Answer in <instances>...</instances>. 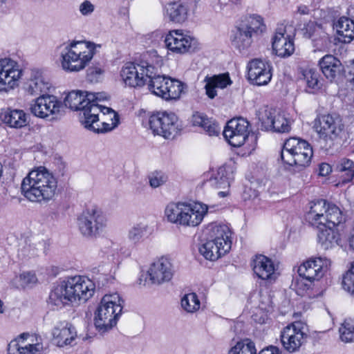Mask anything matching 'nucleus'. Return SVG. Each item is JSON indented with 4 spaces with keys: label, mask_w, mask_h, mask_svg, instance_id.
Returning a JSON list of instances; mask_svg holds the SVG:
<instances>
[{
    "label": "nucleus",
    "mask_w": 354,
    "mask_h": 354,
    "mask_svg": "<svg viewBox=\"0 0 354 354\" xmlns=\"http://www.w3.org/2000/svg\"><path fill=\"white\" fill-rule=\"evenodd\" d=\"M95 285L84 276L76 275L59 282L49 295V301L56 306L86 302L94 294Z\"/></svg>",
    "instance_id": "obj_1"
},
{
    "label": "nucleus",
    "mask_w": 354,
    "mask_h": 354,
    "mask_svg": "<svg viewBox=\"0 0 354 354\" xmlns=\"http://www.w3.org/2000/svg\"><path fill=\"white\" fill-rule=\"evenodd\" d=\"M57 182L46 168L39 167L31 170L21 183V192L32 202H47L55 196Z\"/></svg>",
    "instance_id": "obj_2"
},
{
    "label": "nucleus",
    "mask_w": 354,
    "mask_h": 354,
    "mask_svg": "<svg viewBox=\"0 0 354 354\" xmlns=\"http://www.w3.org/2000/svg\"><path fill=\"white\" fill-rule=\"evenodd\" d=\"M100 44L91 41H71L61 51V66L66 72H79L90 63Z\"/></svg>",
    "instance_id": "obj_3"
},
{
    "label": "nucleus",
    "mask_w": 354,
    "mask_h": 354,
    "mask_svg": "<svg viewBox=\"0 0 354 354\" xmlns=\"http://www.w3.org/2000/svg\"><path fill=\"white\" fill-rule=\"evenodd\" d=\"M124 301L117 292L105 295L95 313V326L102 333L116 325L122 313Z\"/></svg>",
    "instance_id": "obj_4"
},
{
    "label": "nucleus",
    "mask_w": 354,
    "mask_h": 354,
    "mask_svg": "<svg viewBox=\"0 0 354 354\" xmlns=\"http://www.w3.org/2000/svg\"><path fill=\"white\" fill-rule=\"evenodd\" d=\"M306 221L313 226L336 227L343 221L344 217L340 209L335 205L319 199L310 203V210L306 216Z\"/></svg>",
    "instance_id": "obj_5"
},
{
    "label": "nucleus",
    "mask_w": 354,
    "mask_h": 354,
    "mask_svg": "<svg viewBox=\"0 0 354 354\" xmlns=\"http://www.w3.org/2000/svg\"><path fill=\"white\" fill-rule=\"evenodd\" d=\"M313 154V149L308 142L290 138L283 144L281 158L287 165L305 167L309 165Z\"/></svg>",
    "instance_id": "obj_6"
},
{
    "label": "nucleus",
    "mask_w": 354,
    "mask_h": 354,
    "mask_svg": "<svg viewBox=\"0 0 354 354\" xmlns=\"http://www.w3.org/2000/svg\"><path fill=\"white\" fill-rule=\"evenodd\" d=\"M81 234L88 239H95L104 233L108 225V220L104 212L97 207L84 210L77 218Z\"/></svg>",
    "instance_id": "obj_7"
},
{
    "label": "nucleus",
    "mask_w": 354,
    "mask_h": 354,
    "mask_svg": "<svg viewBox=\"0 0 354 354\" xmlns=\"http://www.w3.org/2000/svg\"><path fill=\"white\" fill-rule=\"evenodd\" d=\"M305 328L304 323L295 322L283 328L281 331L280 340L284 351L289 353L300 351L308 337Z\"/></svg>",
    "instance_id": "obj_8"
},
{
    "label": "nucleus",
    "mask_w": 354,
    "mask_h": 354,
    "mask_svg": "<svg viewBox=\"0 0 354 354\" xmlns=\"http://www.w3.org/2000/svg\"><path fill=\"white\" fill-rule=\"evenodd\" d=\"M314 128L319 138L330 147L334 141L340 138L344 125L338 117L328 114L315 120Z\"/></svg>",
    "instance_id": "obj_9"
},
{
    "label": "nucleus",
    "mask_w": 354,
    "mask_h": 354,
    "mask_svg": "<svg viewBox=\"0 0 354 354\" xmlns=\"http://www.w3.org/2000/svg\"><path fill=\"white\" fill-rule=\"evenodd\" d=\"M165 43L169 50L177 54L194 53L199 49L198 40L181 30L169 31Z\"/></svg>",
    "instance_id": "obj_10"
},
{
    "label": "nucleus",
    "mask_w": 354,
    "mask_h": 354,
    "mask_svg": "<svg viewBox=\"0 0 354 354\" xmlns=\"http://www.w3.org/2000/svg\"><path fill=\"white\" fill-rule=\"evenodd\" d=\"M153 66L144 60L140 62H128L122 68L120 76L127 86L140 87L148 81L147 70Z\"/></svg>",
    "instance_id": "obj_11"
},
{
    "label": "nucleus",
    "mask_w": 354,
    "mask_h": 354,
    "mask_svg": "<svg viewBox=\"0 0 354 354\" xmlns=\"http://www.w3.org/2000/svg\"><path fill=\"white\" fill-rule=\"evenodd\" d=\"M44 346L40 336L23 333L10 342L8 354H41Z\"/></svg>",
    "instance_id": "obj_12"
},
{
    "label": "nucleus",
    "mask_w": 354,
    "mask_h": 354,
    "mask_svg": "<svg viewBox=\"0 0 354 354\" xmlns=\"http://www.w3.org/2000/svg\"><path fill=\"white\" fill-rule=\"evenodd\" d=\"M64 103L66 107L72 110L81 111L80 120L84 126L85 124L89 126L88 122L91 121L88 120L91 119V117L95 118L97 113L100 111L97 106L88 105L90 102H88L83 92L75 91L70 92L64 98Z\"/></svg>",
    "instance_id": "obj_13"
},
{
    "label": "nucleus",
    "mask_w": 354,
    "mask_h": 354,
    "mask_svg": "<svg viewBox=\"0 0 354 354\" xmlns=\"http://www.w3.org/2000/svg\"><path fill=\"white\" fill-rule=\"evenodd\" d=\"M149 127L154 134L165 138L174 137L178 131V118L173 113H158L149 118Z\"/></svg>",
    "instance_id": "obj_14"
},
{
    "label": "nucleus",
    "mask_w": 354,
    "mask_h": 354,
    "mask_svg": "<svg viewBox=\"0 0 354 354\" xmlns=\"http://www.w3.org/2000/svg\"><path fill=\"white\" fill-rule=\"evenodd\" d=\"M95 118L88 120L90 125L84 124V127L95 133H105L110 131L118 127L119 124V115L112 109L109 107L99 108Z\"/></svg>",
    "instance_id": "obj_15"
},
{
    "label": "nucleus",
    "mask_w": 354,
    "mask_h": 354,
    "mask_svg": "<svg viewBox=\"0 0 354 354\" xmlns=\"http://www.w3.org/2000/svg\"><path fill=\"white\" fill-rule=\"evenodd\" d=\"M22 75L19 65L10 59L0 60V92H8L17 86Z\"/></svg>",
    "instance_id": "obj_16"
},
{
    "label": "nucleus",
    "mask_w": 354,
    "mask_h": 354,
    "mask_svg": "<svg viewBox=\"0 0 354 354\" xmlns=\"http://www.w3.org/2000/svg\"><path fill=\"white\" fill-rule=\"evenodd\" d=\"M147 273L149 277V281L152 284L160 285L171 280L175 270L171 260L162 257L151 264Z\"/></svg>",
    "instance_id": "obj_17"
},
{
    "label": "nucleus",
    "mask_w": 354,
    "mask_h": 354,
    "mask_svg": "<svg viewBox=\"0 0 354 354\" xmlns=\"http://www.w3.org/2000/svg\"><path fill=\"white\" fill-rule=\"evenodd\" d=\"M259 120L261 121L262 127L266 130L286 133L290 129V121L285 112L277 111L272 109H266L260 113Z\"/></svg>",
    "instance_id": "obj_18"
},
{
    "label": "nucleus",
    "mask_w": 354,
    "mask_h": 354,
    "mask_svg": "<svg viewBox=\"0 0 354 354\" xmlns=\"http://www.w3.org/2000/svg\"><path fill=\"white\" fill-rule=\"evenodd\" d=\"M248 126L249 122L242 118L232 119L223 130V136L232 146L241 147L248 138Z\"/></svg>",
    "instance_id": "obj_19"
},
{
    "label": "nucleus",
    "mask_w": 354,
    "mask_h": 354,
    "mask_svg": "<svg viewBox=\"0 0 354 354\" xmlns=\"http://www.w3.org/2000/svg\"><path fill=\"white\" fill-rule=\"evenodd\" d=\"M330 266V261L326 257L312 258L299 267L298 273L299 277H304L308 281L313 282L319 280Z\"/></svg>",
    "instance_id": "obj_20"
},
{
    "label": "nucleus",
    "mask_w": 354,
    "mask_h": 354,
    "mask_svg": "<svg viewBox=\"0 0 354 354\" xmlns=\"http://www.w3.org/2000/svg\"><path fill=\"white\" fill-rule=\"evenodd\" d=\"M287 28L283 24L278 26L272 39V50L281 57H289L295 51L293 36L288 33Z\"/></svg>",
    "instance_id": "obj_21"
},
{
    "label": "nucleus",
    "mask_w": 354,
    "mask_h": 354,
    "mask_svg": "<svg viewBox=\"0 0 354 354\" xmlns=\"http://www.w3.org/2000/svg\"><path fill=\"white\" fill-rule=\"evenodd\" d=\"M62 103L54 95H41L30 104L31 113L41 118H46L60 111Z\"/></svg>",
    "instance_id": "obj_22"
},
{
    "label": "nucleus",
    "mask_w": 354,
    "mask_h": 354,
    "mask_svg": "<svg viewBox=\"0 0 354 354\" xmlns=\"http://www.w3.org/2000/svg\"><path fill=\"white\" fill-rule=\"evenodd\" d=\"M248 79L255 85L268 84L272 78V67L268 62L260 59L250 61L248 65Z\"/></svg>",
    "instance_id": "obj_23"
},
{
    "label": "nucleus",
    "mask_w": 354,
    "mask_h": 354,
    "mask_svg": "<svg viewBox=\"0 0 354 354\" xmlns=\"http://www.w3.org/2000/svg\"><path fill=\"white\" fill-rule=\"evenodd\" d=\"M252 267L254 273L262 280L272 282L278 277L272 260L264 255H257L252 261Z\"/></svg>",
    "instance_id": "obj_24"
},
{
    "label": "nucleus",
    "mask_w": 354,
    "mask_h": 354,
    "mask_svg": "<svg viewBox=\"0 0 354 354\" xmlns=\"http://www.w3.org/2000/svg\"><path fill=\"white\" fill-rule=\"evenodd\" d=\"M207 210L208 207L205 204L185 203L183 226H198L203 220Z\"/></svg>",
    "instance_id": "obj_25"
},
{
    "label": "nucleus",
    "mask_w": 354,
    "mask_h": 354,
    "mask_svg": "<svg viewBox=\"0 0 354 354\" xmlns=\"http://www.w3.org/2000/svg\"><path fill=\"white\" fill-rule=\"evenodd\" d=\"M51 86L47 76L39 69H32L26 84V91L32 95L46 93Z\"/></svg>",
    "instance_id": "obj_26"
},
{
    "label": "nucleus",
    "mask_w": 354,
    "mask_h": 354,
    "mask_svg": "<svg viewBox=\"0 0 354 354\" xmlns=\"http://www.w3.org/2000/svg\"><path fill=\"white\" fill-rule=\"evenodd\" d=\"M53 341L59 347L72 346L77 337L75 328L71 324H59L53 330Z\"/></svg>",
    "instance_id": "obj_27"
},
{
    "label": "nucleus",
    "mask_w": 354,
    "mask_h": 354,
    "mask_svg": "<svg viewBox=\"0 0 354 354\" xmlns=\"http://www.w3.org/2000/svg\"><path fill=\"white\" fill-rule=\"evenodd\" d=\"M335 39L339 42L349 44L354 39V21L346 17H341L334 22Z\"/></svg>",
    "instance_id": "obj_28"
},
{
    "label": "nucleus",
    "mask_w": 354,
    "mask_h": 354,
    "mask_svg": "<svg viewBox=\"0 0 354 354\" xmlns=\"http://www.w3.org/2000/svg\"><path fill=\"white\" fill-rule=\"evenodd\" d=\"M204 81L205 93L210 99H214L217 95V89H223L232 83L227 73L207 76Z\"/></svg>",
    "instance_id": "obj_29"
},
{
    "label": "nucleus",
    "mask_w": 354,
    "mask_h": 354,
    "mask_svg": "<svg viewBox=\"0 0 354 354\" xmlns=\"http://www.w3.org/2000/svg\"><path fill=\"white\" fill-rule=\"evenodd\" d=\"M164 10L165 17L170 21L181 24L187 19L189 8L186 3L178 1L167 3Z\"/></svg>",
    "instance_id": "obj_30"
},
{
    "label": "nucleus",
    "mask_w": 354,
    "mask_h": 354,
    "mask_svg": "<svg viewBox=\"0 0 354 354\" xmlns=\"http://www.w3.org/2000/svg\"><path fill=\"white\" fill-rule=\"evenodd\" d=\"M147 76L149 77L147 81L149 90L154 95L162 97L160 92L166 91L170 77L160 75L158 68L154 66L149 67L147 70Z\"/></svg>",
    "instance_id": "obj_31"
},
{
    "label": "nucleus",
    "mask_w": 354,
    "mask_h": 354,
    "mask_svg": "<svg viewBox=\"0 0 354 354\" xmlns=\"http://www.w3.org/2000/svg\"><path fill=\"white\" fill-rule=\"evenodd\" d=\"M303 34L305 37L310 39L315 46H322L328 39V34L324 26L314 21H310L305 24Z\"/></svg>",
    "instance_id": "obj_32"
},
{
    "label": "nucleus",
    "mask_w": 354,
    "mask_h": 354,
    "mask_svg": "<svg viewBox=\"0 0 354 354\" xmlns=\"http://www.w3.org/2000/svg\"><path fill=\"white\" fill-rule=\"evenodd\" d=\"M319 65L322 73L330 81L335 80L343 71L341 62L332 55L324 56L319 60Z\"/></svg>",
    "instance_id": "obj_33"
},
{
    "label": "nucleus",
    "mask_w": 354,
    "mask_h": 354,
    "mask_svg": "<svg viewBox=\"0 0 354 354\" xmlns=\"http://www.w3.org/2000/svg\"><path fill=\"white\" fill-rule=\"evenodd\" d=\"M335 227L332 226L317 227L318 242L323 249L328 250L339 245L340 234Z\"/></svg>",
    "instance_id": "obj_34"
},
{
    "label": "nucleus",
    "mask_w": 354,
    "mask_h": 354,
    "mask_svg": "<svg viewBox=\"0 0 354 354\" xmlns=\"http://www.w3.org/2000/svg\"><path fill=\"white\" fill-rule=\"evenodd\" d=\"M246 28L241 24L237 26L232 40V45L240 53L247 51L250 48L255 37Z\"/></svg>",
    "instance_id": "obj_35"
},
{
    "label": "nucleus",
    "mask_w": 354,
    "mask_h": 354,
    "mask_svg": "<svg viewBox=\"0 0 354 354\" xmlns=\"http://www.w3.org/2000/svg\"><path fill=\"white\" fill-rule=\"evenodd\" d=\"M200 253L207 260L215 261L229 252V243L219 247L218 244L212 240H208L199 248Z\"/></svg>",
    "instance_id": "obj_36"
},
{
    "label": "nucleus",
    "mask_w": 354,
    "mask_h": 354,
    "mask_svg": "<svg viewBox=\"0 0 354 354\" xmlns=\"http://www.w3.org/2000/svg\"><path fill=\"white\" fill-rule=\"evenodd\" d=\"M232 179V171L230 167H222L218 168L209 180L210 186L215 189H228Z\"/></svg>",
    "instance_id": "obj_37"
},
{
    "label": "nucleus",
    "mask_w": 354,
    "mask_h": 354,
    "mask_svg": "<svg viewBox=\"0 0 354 354\" xmlns=\"http://www.w3.org/2000/svg\"><path fill=\"white\" fill-rule=\"evenodd\" d=\"M192 122L194 126L202 127L210 136H217L220 132V127L204 113L195 112L192 116Z\"/></svg>",
    "instance_id": "obj_38"
},
{
    "label": "nucleus",
    "mask_w": 354,
    "mask_h": 354,
    "mask_svg": "<svg viewBox=\"0 0 354 354\" xmlns=\"http://www.w3.org/2000/svg\"><path fill=\"white\" fill-rule=\"evenodd\" d=\"M185 203H171L165 209L167 220L176 225L183 226Z\"/></svg>",
    "instance_id": "obj_39"
},
{
    "label": "nucleus",
    "mask_w": 354,
    "mask_h": 354,
    "mask_svg": "<svg viewBox=\"0 0 354 354\" xmlns=\"http://www.w3.org/2000/svg\"><path fill=\"white\" fill-rule=\"evenodd\" d=\"M246 30H249L255 37L262 35L266 31V25L263 18L259 15H250L245 18V21L241 24Z\"/></svg>",
    "instance_id": "obj_40"
},
{
    "label": "nucleus",
    "mask_w": 354,
    "mask_h": 354,
    "mask_svg": "<svg viewBox=\"0 0 354 354\" xmlns=\"http://www.w3.org/2000/svg\"><path fill=\"white\" fill-rule=\"evenodd\" d=\"M3 121L12 128H21L26 126V115L22 110H8L3 115Z\"/></svg>",
    "instance_id": "obj_41"
},
{
    "label": "nucleus",
    "mask_w": 354,
    "mask_h": 354,
    "mask_svg": "<svg viewBox=\"0 0 354 354\" xmlns=\"http://www.w3.org/2000/svg\"><path fill=\"white\" fill-rule=\"evenodd\" d=\"M231 232L226 225H214L211 227L209 232L210 240L222 246L224 243H229V250L231 248Z\"/></svg>",
    "instance_id": "obj_42"
},
{
    "label": "nucleus",
    "mask_w": 354,
    "mask_h": 354,
    "mask_svg": "<svg viewBox=\"0 0 354 354\" xmlns=\"http://www.w3.org/2000/svg\"><path fill=\"white\" fill-rule=\"evenodd\" d=\"M186 89V84L178 80L169 78L167 89L160 93L162 98L166 100H178L185 93Z\"/></svg>",
    "instance_id": "obj_43"
},
{
    "label": "nucleus",
    "mask_w": 354,
    "mask_h": 354,
    "mask_svg": "<svg viewBox=\"0 0 354 354\" xmlns=\"http://www.w3.org/2000/svg\"><path fill=\"white\" fill-rule=\"evenodd\" d=\"M151 234L149 226L144 223H139L131 227L127 233L129 241L138 244L142 241L145 236Z\"/></svg>",
    "instance_id": "obj_44"
},
{
    "label": "nucleus",
    "mask_w": 354,
    "mask_h": 354,
    "mask_svg": "<svg viewBox=\"0 0 354 354\" xmlns=\"http://www.w3.org/2000/svg\"><path fill=\"white\" fill-rule=\"evenodd\" d=\"M227 354H257L254 343L249 339L238 342Z\"/></svg>",
    "instance_id": "obj_45"
},
{
    "label": "nucleus",
    "mask_w": 354,
    "mask_h": 354,
    "mask_svg": "<svg viewBox=\"0 0 354 354\" xmlns=\"http://www.w3.org/2000/svg\"><path fill=\"white\" fill-rule=\"evenodd\" d=\"M37 278L35 273L26 272L12 280V285L17 288H24L36 284Z\"/></svg>",
    "instance_id": "obj_46"
},
{
    "label": "nucleus",
    "mask_w": 354,
    "mask_h": 354,
    "mask_svg": "<svg viewBox=\"0 0 354 354\" xmlns=\"http://www.w3.org/2000/svg\"><path fill=\"white\" fill-rule=\"evenodd\" d=\"M181 306L187 313H194L200 309L201 302L197 295L192 292L186 294L181 299Z\"/></svg>",
    "instance_id": "obj_47"
},
{
    "label": "nucleus",
    "mask_w": 354,
    "mask_h": 354,
    "mask_svg": "<svg viewBox=\"0 0 354 354\" xmlns=\"http://www.w3.org/2000/svg\"><path fill=\"white\" fill-rule=\"evenodd\" d=\"M340 339L342 342L349 343L354 342V319H346L339 328Z\"/></svg>",
    "instance_id": "obj_48"
},
{
    "label": "nucleus",
    "mask_w": 354,
    "mask_h": 354,
    "mask_svg": "<svg viewBox=\"0 0 354 354\" xmlns=\"http://www.w3.org/2000/svg\"><path fill=\"white\" fill-rule=\"evenodd\" d=\"M44 242L39 241L37 243L28 245L23 247L19 251V255L24 257H34L38 256L39 254L43 250L44 247Z\"/></svg>",
    "instance_id": "obj_49"
},
{
    "label": "nucleus",
    "mask_w": 354,
    "mask_h": 354,
    "mask_svg": "<svg viewBox=\"0 0 354 354\" xmlns=\"http://www.w3.org/2000/svg\"><path fill=\"white\" fill-rule=\"evenodd\" d=\"M304 77L306 80L307 86L309 89L308 92H314L320 88L319 74L313 69H307L304 72Z\"/></svg>",
    "instance_id": "obj_50"
},
{
    "label": "nucleus",
    "mask_w": 354,
    "mask_h": 354,
    "mask_svg": "<svg viewBox=\"0 0 354 354\" xmlns=\"http://www.w3.org/2000/svg\"><path fill=\"white\" fill-rule=\"evenodd\" d=\"M149 185L152 188H157L167 181V176L162 171H155L148 176Z\"/></svg>",
    "instance_id": "obj_51"
},
{
    "label": "nucleus",
    "mask_w": 354,
    "mask_h": 354,
    "mask_svg": "<svg viewBox=\"0 0 354 354\" xmlns=\"http://www.w3.org/2000/svg\"><path fill=\"white\" fill-rule=\"evenodd\" d=\"M342 287L348 292L354 294V261L353 262L350 270L343 277Z\"/></svg>",
    "instance_id": "obj_52"
},
{
    "label": "nucleus",
    "mask_w": 354,
    "mask_h": 354,
    "mask_svg": "<svg viewBox=\"0 0 354 354\" xmlns=\"http://www.w3.org/2000/svg\"><path fill=\"white\" fill-rule=\"evenodd\" d=\"M86 97H87L88 105H95L98 108H104V106L99 104L100 102H102L107 99V95L105 93H91L85 92Z\"/></svg>",
    "instance_id": "obj_53"
},
{
    "label": "nucleus",
    "mask_w": 354,
    "mask_h": 354,
    "mask_svg": "<svg viewBox=\"0 0 354 354\" xmlns=\"http://www.w3.org/2000/svg\"><path fill=\"white\" fill-rule=\"evenodd\" d=\"M95 9V5L89 0H84L79 5V12L84 17L91 16Z\"/></svg>",
    "instance_id": "obj_54"
},
{
    "label": "nucleus",
    "mask_w": 354,
    "mask_h": 354,
    "mask_svg": "<svg viewBox=\"0 0 354 354\" xmlns=\"http://www.w3.org/2000/svg\"><path fill=\"white\" fill-rule=\"evenodd\" d=\"M313 282H309L306 279L300 277L297 279L295 287L297 293L299 295L303 296L304 293L310 288Z\"/></svg>",
    "instance_id": "obj_55"
},
{
    "label": "nucleus",
    "mask_w": 354,
    "mask_h": 354,
    "mask_svg": "<svg viewBox=\"0 0 354 354\" xmlns=\"http://www.w3.org/2000/svg\"><path fill=\"white\" fill-rule=\"evenodd\" d=\"M104 71L99 66H91L87 69V79L91 82H97Z\"/></svg>",
    "instance_id": "obj_56"
},
{
    "label": "nucleus",
    "mask_w": 354,
    "mask_h": 354,
    "mask_svg": "<svg viewBox=\"0 0 354 354\" xmlns=\"http://www.w3.org/2000/svg\"><path fill=\"white\" fill-rule=\"evenodd\" d=\"M224 8L235 13L243 9V3L242 0H228V1L224 4L223 8Z\"/></svg>",
    "instance_id": "obj_57"
},
{
    "label": "nucleus",
    "mask_w": 354,
    "mask_h": 354,
    "mask_svg": "<svg viewBox=\"0 0 354 354\" xmlns=\"http://www.w3.org/2000/svg\"><path fill=\"white\" fill-rule=\"evenodd\" d=\"M338 168L341 171L347 170H351L354 171V162L351 160L343 158L340 160Z\"/></svg>",
    "instance_id": "obj_58"
},
{
    "label": "nucleus",
    "mask_w": 354,
    "mask_h": 354,
    "mask_svg": "<svg viewBox=\"0 0 354 354\" xmlns=\"http://www.w3.org/2000/svg\"><path fill=\"white\" fill-rule=\"evenodd\" d=\"M331 172V167L327 163H322L319 167V175L326 176Z\"/></svg>",
    "instance_id": "obj_59"
},
{
    "label": "nucleus",
    "mask_w": 354,
    "mask_h": 354,
    "mask_svg": "<svg viewBox=\"0 0 354 354\" xmlns=\"http://www.w3.org/2000/svg\"><path fill=\"white\" fill-rule=\"evenodd\" d=\"M347 79L349 82L354 84V60L348 66Z\"/></svg>",
    "instance_id": "obj_60"
},
{
    "label": "nucleus",
    "mask_w": 354,
    "mask_h": 354,
    "mask_svg": "<svg viewBox=\"0 0 354 354\" xmlns=\"http://www.w3.org/2000/svg\"><path fill=\"white\" fill-rule=\"evenodd\" d=\"M259 354H279V351L276 346H270L261 350Z\"/></svg>",
    "instance_id": "obj_61"
},
{
    "label": "nucleus",
    "mask_w": 354,
    "mask_h": 354,
    "mask_svg": "<svg viewBox=\"0 0 354 354\" xmlns=\"http://www.w3.org/2000/svg\"><path fill=\"white\" fill-rule=\"evenodd\" d=\"M149 37V39H151V41L158 40V38L160 37L161 33L159 31H154L146 35Z\"/></svg>",
    "instance_id": "obj_62"
},
{
    "label": "nucleus",
    "mask_w": 354,
    "mask_h": 354,
    "mask_svg": "<svg viewBox=\"0 0 354 354\" xmlns=\"http://www.w3.org/2000/svg\"><path fill=\"white\" fill-rule=\"evenodd\" d=\"M310 9L306 6H300L298 8V12L301 15H308Z\"/></svg>",
    "instance_id": "obj_63"
},
{
    "label": "nucleus",
    "mask_w": 354,
    "mask_h": 354,
    "mask_svg": "<svg viewBox=\"0 0 354 354\" xmlns=\"http://www.w3.org/2000/svg\"><path fill=\"white\" fill-rule=\"evenodd\" d=\"M228 194V191H221L218 192V195L221 197H225Z\"/></svg>",
    "instance_id": "obj_64"
}]
</instances>
